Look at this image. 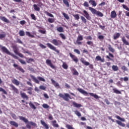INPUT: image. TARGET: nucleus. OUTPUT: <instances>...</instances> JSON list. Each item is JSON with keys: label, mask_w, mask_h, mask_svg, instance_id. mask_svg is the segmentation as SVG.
<instances>
[{"label": "nucleus", "mask_w": 129, "mask_h": 129, "mask_svg": "<svg viewBox=\"0 0 129 129\" xmlns=\"http://www.w3.org/2000/svg\"><path fill=\"white\" fill-rule=\"evenodd\" d=\"M1 49L3 51V52H4V53L8 54V55H10V56H12L15 59H18V56H16L13 53H11V52H10V51L9 50V49H8V48H7V47H6L5 46H2L1 47Z\"/></svg>", "instance_id": "obj_1"}, {"label": "nucleus", "mask_w": 129, "mask_h": 129, "mask_svg": "<svg viewBox=\"0 0 129 129\" xmlns=\"http://www.w3.org/2000/svg\"><path fill=\"white\" fill-rule=\"evenodd\" d=\"M58 96L61 98H63V99H64V100L66 101H69V98L70 99H72L71 97H70V95H69L68 93H64V95H63L62 93H59Z\"/></svg>", "instance_id": "obj_2"}, {"label": "nucleus", "mask_w": 129, "mask_h": 129, "mask_svg": "<svg viewBox=\"0 0 129 129\" xmlns=\"http://www.w3.org/2000/svg\"><path fill=\"white\" fill-rule=\"evenodd\" d=\"M46 45L47 46V47L48 48H49V49H50L51 50H53V51L56 52L57 53V54H59V53H60V51L59 50L57 49L56 47H55L53 45L51 44V43H47L46 44Z\"/></svg>", "instance_id": "obj_3"}, {"label": "nucleus", "mask_w": 129, "mask_h": 129, "mask_svg": "<svg viewBox=\"0 0 129 129\" xmlns=\"http://www.w3.org/2000/svg\"><path fill=\"white\" fill-rule=\"evenodd\" d=\"M81 62L84 64V65H85L86 66H89V68L91 69H93V64H90L89 62L85 61V59L84 58H81Z\"/></svg>", "instance_id": "obj_4"}, {"label": "nucleus", "mask_w": 129, "mask_h": 129, "mask_svg": "<svg viewBox=\"0 0 129 129\" xmlns=\"http://www.w3.org/2000/svg\"><path fill=\"white\" fill-rule=\"evenodd\" d=\"M13 67L14 68H17V70H19V71L22 72V73H25V70L22 68V67L19 66V65L16 63L13 64Z\"/></svg>", "instance_id": "obj_5"}, {"label": "nucleus", "mask_w": 129, "mask_h": 129, "mask_svg": "<svg viewBox=\"0 0 129 129\" xmlns=\"http://www.w3.org/2000/svg\"><path fill=\"white\" fill-rule=\"evenodd\" d=\"M70 56L73 60L75 63H77L78 62V58L75 56V55L73 54L71 52L69 53Z\"/></svg>", "instance_id": "obj_6"}, {"label": "nucleus", "mask_w": 129, "mask_h": 129, "mask_svg": "<svg viewBox=\"0 0 129 129\" xmlns=\"http://www.w3.org/2000/svg\"><path fill=\"white\" fill-rule=\"evenodd\" d=\"M80 41H83V36L82 35L78 36L77 39L76 40V43L78 45H82V42Z\"/></svg>", "instance_id": "obj_7"}, {"label": "nucleus", "mask_w": 129, "mask_h": 129, "mask_svg": "<svg viewBox=\"0 0 129 129\" xmlns=\"http://www.w3.org/2000/svg\"><path fill=\"white\" fill-rule=\"evenodd\" d=\"M51 43L53 44L55 46H59L60 44H62V42L60 40H57V39H53Z\"/></svg>", "instance_id": "obj_8"}, {"label": "nucleus", "mask_w": 129, "mask_h": 129, "mask_svg": "<svg viewBox=\"0 0 129 129\" xmlns=\"http://www.w3.org/2000/svg\"><path fill=\"white\" fill-rule=\"evenodd\" d=\"M46 63L48 66H50L51 68L52 69H55V66L53 65V63H52V61H51V60L50 59H46Z\"/></svg>", "instance_id": "obj_9"}, {"label": "nucleus", "mask_w": 129, "mask_h": 129, "mask_svg": "<svg viewBox=\"0 0 129 129\" xmlns=\"http://www.w3.org/2000/svg\"><path fill=\"white\" fill-rule=\"evenodd\" d=\"M83 13L85 14L84 16L87 19V20H89V21H90L91 20V17L89 15V14H88V12L86 11V10L83 11Z\"/></svg>", "instance_id": "obj_10"}, {"label": "nucleus", "mask_w": 129, "mask_h": 129, "mask_svg": "<svg viewBox=\"0 0 129 129\" xmlns=\"http://www.w3.org/2000/svg\"><path fill=\"white\" fill-rule=\"evenodd\" d=\"M121 41L123 45H125V46H129V42L127 41V40H126V39H125L124 36L121 37Z\"/></svg>", "instance_id": "obj_11"}, {"label": "nucleus", "mask_w": 129, "mask_h": 129, "mask_svg": "<svg viewBox=\"0 0 129 129\" xmlns=\"http://www.w3.org/2000/svg\"><path fill=\"white\" fill-rule=\"evenodd\" d=\"M51 81L52 84L56 87V88H60V86L59 85V83H57L55 80H53V79H51Z\"/></svg>", "instance_id": "obj_12"}, {"label": "nucleus", "mask_w": 129, "mask_h": 129, "mask_svg": "<svg viewBox=\"0 0 129 129\" xmlns=\"http://www.w3.org/2000/svg\"><path fill=\"white\" fill-rule=\"evenodd\" d=\"M77 90L82 94H84V95H88V93L81 88H78Z\"/></svg>", "instance_id": "obj_13"}, {"label": "nucleus", "mask_w": 129, "mask_h": 129, "mask_svg": "<svg viewBox=\"0 0 129 129\" xmlns=\"http://www.w3.org/2000/svg\"><path fill=\"white\" fill-rule=\"evenodd\" d=\"M19 118H20V120H23L24 122H25V123L29 122V120H28V119L26 118L23 116H19Z\"/></svg>", "instance_id": "obj_14"}, {"label": "nucleus", "mask_w": 129, "mask_h": 129, "mask_svg": "<svg viewBox=\"0 0 129 129\" xmlns=\"http://www.w3.org/2000/svg\"><path fill=\"white\" fill-rule=\"evenodd\" d=\"M89 10L91 12L92 14H93L94 15H96L97 11H96V10H95L94 8L89 7Z\"/></svg>", "instance_id": "obj_15"}, {"label": "nucleus", "mask_w": 129, "mask_h": 129, "mask_svg": "<svg viewBox=\"0 0 129 129\" xmlns=\"http://www.w3.org/2000/svg\"><path fill=\"white\" fill-rule=\"evenodd\" d=\"M101 35V33L98 32V39L100 40V41H103L104 40V36L100 35Z\"/></svg>", "instance_id": "obj_16"}, {"label": "nucleus", "mask_w": 129, "mask_h": 129, "mask_svg": "<svg viewBox=\"0 0 129 129\" xmlns=\"http://www.w3.org/2000/svg\"><path fill=\"white\" fill-rule=\"evenodd\" d=\"M30 77L33 79V81L35 83H37V84H39L40 83V82L35 77V76L31 75Z\"/></svg>", "instance_id": "obj_17"}, {"label": "nucleus", "mask_w": 129, "mask_h": 129, "mask_svg": "<svg viewBox=\"0 0 129 129\" xmlns=\"http://www.w3.org/2000/svg\"><path fill=\"white\" fill-rule=\"evenodd\" d=\"M117 16L116 12H115V11H113L111 12L110 17L112 19H115V18H116Z\"/></svg>", "instance_id": "obj_18"}, {"label": "nucleus", "mask_w": 129, "mask_h": 129, "mask_svg": "<svg viewBox=\"0 0 129 129\" xmlns=\"http://www.w3.org/2000/svg\"><path fill=\"white\" fill-rule=\"evenodd\" d=\"M11 88H12V90H14V92H15V93H17V94H19V90H18L17 89V88H16V87H15V86L11 85H10Z\"/></svg>", "instance_id": "obj_19"}, {"label": "nucleus", "mask_w": 129, "mask_h": 129, "mask_svg": "<svg viewBox=\"0 0 129 129\" xmlns=\"http://www.w3.org/2000/svg\"><path fill=\"white\" fill-rule=\"evenodd\" d=\"M116 123H117V124H118V125L122 126V127H124V126H125V124L121 122V121L116 120Z\"/></svg>", "instance_id": "obj_20"}, {"label": "nucleus", "mask_w": 129, "mask_h": 129, "mask_svg": "<svg viewBox=\"0 0 129 129\" xmlns=\"http://www.w3.org/2000/svg\"><path fill=\"white\" fill-rule=\"evenodd\" d=\"M51 123L53 127H58L59 126V124L57 123V121H56V120L52 121Z\"/></svg>", "instance_id": "obj_21"}, {"label": "nucleus", "mask_w": 129, "mask_h": 129, "mask_svg": "<svg viewBox=\"0 0 129 129\" xmlns=\"http://www.w3.org/2000/svg\"><path fill=\"white\" fill-rule=\"evenodd\" d=\"M10 124L11 125H13L14 126H15V127H18L19 126V124H17V122L15 121H10Z\"/></svg>", "instance_id": "obj_22"}, {"label": "nucleus", "mask_w": 129, "mask_h": 129, "mask_svg": "<svg viewBox=\"0 0 129 129\" xmlns=\"http://www.w3.org/2000/svg\"><path fill=\"white\" fill-rule=\"evenodd\" d=\"M40 122L41 123V124L42 125H43V126H44V127L46 128V129H49V125H48V124H47L46 123V122H45V121H43V120H41L40 121Z\"/></svg>", "instance_id": "obj_23"}, {"label": "nucleus", "mask_w": 129, "mask_h": 129, "mask_svg": "<svg viewBox=\"0 0 129 129\" xmlns=\"http://www.w3.org/2000/svg\"><path fill=\"white\" fill-rule=\"evenodd\" d=\"M89 95H90V96L94 97V98H95L96 99H98V98H99V96H98V95L93 93H89Z\"/></svg>", "instance_id": "obj_24"}, {"label": "nucleus", "mask_w": 129, "mask_h": 129, "mask_svg": "<svg viewBox=\"0 0 129 129\" xmlns=\"http://www.w3.org/2000/svg\"><path fill=\"white\" fill-rule=\"evenodd\" d=\"M12 83H13V84H15V85H17V86H19L20 85V82H19V81L15 79L12 80Z\"/></svg>", "instance_id": "obj_25"}, {"label": "nucleus", "mask_w": 129, "mask_h": 129, "mask_svg": "<svg viewBox=\"0 0 129 129\" xmlns=\"http://www.w3.org/2000/svg\"><path fill=\"white\" fill-rule=\"evenodd\" d=\"M113 93H115L116 94H121V91L118 90L116 88H113L112 89Z\"/></svg>", "instance_id": "obj_26"}, {"label": "nucleus", "mask_w": 129, "mask_h": 129, "mask_svg": "<svg viewBox=\"0 0 129 129\" xmlns=\"http://www.w3.org/2000/svg\"><path fill=\"white\" fill-rule=\"evenodd\" d=\"M21 97H22V98L25 99H29V97L28 96H27V94H26V93H21Z\"/></svg>", "instance_id": "obj_27"}, {"label": "nucleus", "mask_w": 129, "mask_h": 129, "mask_svg": "<svg viewBox=\"0 0 129 129\" xmlns=\"http://www.w3.org/2000/svg\"><path fill=\"white\" fill-rule=\"evenodd\" d=\"M0 19L2 20V21H3V22H5V23H10V21H9V20H8V19L4 16L1 17Z\"/></svg>", "instance_id": "obj_28"}, {"label": "nucleus", "mask_w": 129, "mask_h": 129, "mask_svg": "<svg viewBox=\"0 0 129 129\" xmlns=\"http://www.w3.org/2000/svg\"><path fill=\"white\" fill-rule=\"evenodd\" d=\"M95 59L97 61H100V62H104V58H101V57H100L99 55L97 56L95 58Z\"/></svg>", "instance_id": "obj_29"}, {"label": "nucleus", "mask_w": 129, "mask_h": 129, "mask_svg": "<svg viewBox=\"0 0 129 129\" xmlns=\"http://www.w3.org/2000/svg\"><path fill=\"white\" fill-rule=\"evenodd\" d=\"M73 105H74L75 107H77V108L81 107V104H78L75 101L73 102Z\"/></svg>", "instance_id": "obj_30"}, {"label": "nucleus", "mask_w": 129, "mask_h": 129, "mask_svg": "<svg viewBox=\"0 0 129 129\" xmlns=\"http://www.w3.org/2000/svg\"><path fill=\"white\" fill-rule=\"evenodd\" d=\"M89 3L92 5V7H96L97 6L96 2L94 0H90Z\"/></svg>", "instance_id": "obj_31"}, {"label": "nucleus", "mask_w": 129, "mask_h": 129, "mask_svg": "<svg viewBox=\"0 0 129 129\" xmlns=\"http://www.w3.org/2000/svg\"><path fill=\"white\" fill-rule=\"evenodd\" d=\"M119 37H120V33H117L113 35V39L116 40L117 39H118V38H119Z\"/></svg>", "instance_id": "obj_32"}, {"label": "nucleus", "mask_w": 129, "mask_h": 129, "mask_svg": "<svg viewBox=\"0 0 129 129\" xmlns=\"http://www.w3.org/2000/svg\"><path fill=\"white\" fill-rule=\"evenodd\" d=\"M56 30L57 31V32H59V33H64V29L62 27H57L56 28Z\"/></svg>", "instance_id": "obj_33"}, {"label": "nucleus", "mask_w": 129, "mask_h": 129, "mask_svg": "<svg viewBox=\"0 0 129 129\" xmlns=\"http://www.w3.org/2000/svg\"><path fill=\"white\" fill-rule=\"evenodd\" d=\"M63 3L67 8H69V7H70L68 0H63Z\"/></svg>", "instance_id": "obj_34"}, {"label": "nucleus", "mask_w": 129, "mask_h": 129, "mask_svg": "<svg viewBox=\"0 0 129 129\" xmlns=\"http://www.w3.org/2000/svg\"><path fill=\"white\" fill-rule=\"evenodd\" d=\"M29 106L32 109H37V107L35 106V105H34L32 102H29Z\"/></svg>", "instance_id": "obj_35"}, {"label": "nucleus", "mask_w": 129, "mask_h": 129, "mask_svg": "<svg viewBox=\"0 0 129 129\" xmlns=\"http://www.w3.org/2000/svg\"><path fill=\"white\" fill-rule=\"evenodd\" d=\"M108 48L109 51H110V52H111L112 53H114V49H113V48L111 47V45L110 44L108 45Z\"/></svg>", "instance_id": "obj_36"}, {"label": "nucleus", "mask_w": 129, "mask_h": 129, "mask_svg": "<svg viewBox=\"0 0 129 129\" xmlns=\"http://www.w3.org/2000/svg\"><path fill=\"white\" fill-rule=\"evenodd\" d=\"M73 16L75 18V20L77 21H79V19H80V17L79 16V14H73Z\"/></svg>", "instance_id": "obj_37"}, {"label": "nucleus", "mask_w": 129, "mask_h": 129, "mask_svg": "<svg viewBox=\"0 0 129 129\" xmlns=\"http://www.w3.org/2000/svg\"><path fill=\"white\" fill-rule=\"evenodd\" d=\"M115 117L116 118L119 119V120H120L121 121H125V119H124V118H121L120 117V116L118 115H116Z\"/></svg>", "instance_id": "obj_38"}, {"label": "nucleus", "mask_w": 129, "mask_h": 129, "mask_svg": "<svg viewBox=\"0 0 129 129\" xmlns=\"http://www.w3.org/2000/svg\"><path fill=\"white\" fill-rule=\"evenodd\" d=\"M33 8L35 10V11H36L37 12H40V8L37 6V5L34 4L33 5Z\"/></svg>", "instance_id": "obj_39"}, {"label": "nucleus", "mask_w": 129, "mask_h": 129, "mask_svg": "<svg viewBox=\"0 0 129 129\" xmlns=\"http://www.w3.org/2000/svg\"><path fill=\"white\" fill-rule=\"evenodd\" d=\"M44 14H46V15L47 16H48V17H50L51 18H54V15H53V14L48 12V11H45Z\"/></svg>", "instance_id": "obj_40"}, {"label": "nucleus", "mask_w": 129, "mask_h": 129, "mask_svg": "<svg viewBox=\"0 0 129 129\" xmlns=\"http://www.w3.org/2000/svg\"><path fill=\"white\" fill-rule=\"evenodd\" d=\"M26 36H28V37H30L31 38H35V36L31 34V33L29 31L26 32Z\"/></svg>", "instance_id": "obj_41"}, {"label": "nucleus", "mask_w": 129, "mask_h": 129, "mask_svg": "<svg viewBox=\"0 0 129 129\" xmlns=\"http://www.w3.org/2000/svg\"><path fill=\"white\" fill-rule=\"evenodd\" d=\"M6 36H7V34L5 32H3V34H0V39L2 40L4 38H6Z\"/></svg>", "instance_id": "obj_42"}, {"label": "nucleus", "mask_w": 129, "mask_h": 129, "mask_svg": "<svg viewBox=\"0 0 129 129\" xmlns=\"http://www.w3.org/2000/svg\"><path fill=\"white\" fill-rule=\"evenodd\" d=\"M112 69L113 71H117L118 70V67L117 66H112Z\"/></svg>", "instance_id": "obj_43"}, {"label": "nucleus", "mask_w": 129, "mask_h": 129, "mask_svg": "<svg viewBox=\"0 0 129 129\" xmlns=\"http://www.w3.org/2000/svg\"><path fill=\"white\" fill-rule=\"evenodd\" d=\"M81 19L82 21L84 23V24H86V23H87V20H86V18H85L84 17L81 16Z\"/></svg>", "instance_id": "obj_44"}, {"label": "nucleus", "mask_w": 129, "mask_h": 129, "mask_svg": "<svg viewBox=\"0 0 129 129\" xmlns=\"http://www.w3.org/2000/svg\"><path fill=\"white\" fill-rule=\"evenodd\" d=\"M59 37H60L62 40H66V36L63 33H60Z\"/></svg>", "instance_id": "obj_45"}, {"label": "nucleus", "mask_w": 129, "mask_h": 129, "mask_svg": "<svg viewBox=\"0 0 129 129\" xmlns=\"http://www.w3.org/2000/svg\"><path fill=\"white\" fill-rule=\"evenodd\" d=\"M17 59L18 60V61H19V62H20V63H21V64H23L24 65H26V64H27L26 61H25L24 60L22 59H19V57H18Z\"/></svg>", "instance_id": "obj_46"}, {"label": "nucleus", "mask_w": 129, "mask_h": 129, "mask_svg": "<svg viewBox=\"0 0 129 129\" xmlns=\"http://www.w3.org/2000/svg\"><path fill=\"white\" fill-rule=\"evenodd\" d=\"M121 69L123 71V72H124L125 71H128V69H127V68L126 67H125V66H123L121 67Z\"/></svg>", "instance_id": "obj_47"}, {"label": "nucleus", "mask_w": 129, "mask_h": 129, "mask_svg": "<svg viewBox=\"0 0 129 129\" xmlns=\"http://www.w3.org/2000/svg\"><path fill=\"white\" fill-rule=\"evenodd\" d=\"M73 71H74L73 73V75H77L78 76L79 75V73H78V72H77V71L76 70V69H73Z\"/></svg>", "instance_id": "obj_48"}, {"label": "nucleus", "mask_w": 129, "mask_h": 129, "mask_svg": "<svg viewBox=\"0 0 129 129\" xmlns=\"http://www.w3.org/2000/svg\"><path fill=\"white\" fill-rule=\"evenodd\" d=\"M19 35L21 37H24L25 36V32L23 30H20L19 31Z\"/></svg>", "instance_id": "obj_49"}, {"label": "nucleus", "mask_w": 129, "mask_h": 129, "mask_svg": "<svg viewBox=\"0 0 129 129\" xmlns=\"http://www.w3.org/2000/svg\"><path fill=\"white\" fill-rule=\"evenodd\" d=\"M62 67L63 68V69H68V65H67V64H66L65 62L63 63Z\"/></svg>", "instance_id": "obj_50"}, {"label": "nucleus", "mask_w": 129, "mask_h": 129, "mask_svg": "<svg viewBox=\"0 0 129 129\" xmlns=\"http://www.w3.org/2000/svg\"><path fill=\"white\" fill-rule=\"evenodd\" d=\"M97 16H98V17H103V14L102 13L99 12V11H97V13L96 14Z\"/></svg>", "instance_id": "obj_51"}, {"label": "nucleus", "mask_w": 129, "mask_h": 129, "mask_svg": "<svg viewBox=\"0 0 129 129\" xmlns=\"http://www.w3.org/2000/svg\"><path fill=\"white\" fill-rule=\"evenodd\" d=\"M62 15H63V17L65 18V19H66L67 20H69L70 18H69V16L68 15V14H66V13H63Z\"/></svg>", "instance_id": "obj_52"}, {"label": "nucleus", "mask_w": 129, "mask_h": 129, "mask_svg": "<svg viewBox=\"0 0 129 129\" xmlns=\"http://www.w3.org/2000/svg\"><path fill=\"white\" fill-rule=\"evenodd\" d=\"M119 80L120 81H128V78L124 77L123 79L122 78H120Z\"/></svg>", "instance_id": "obj_53"}, {"label": "nucleus", "mask_w": 129, "mask_h": 129, "mask_svg": "<svg viewBox=\"0 0 129 129\" xmlns=\"http://www.w3.org/2000/svg\"><path fill=\"white\" fill-rule=\"evenodd\" d=\"M3 92V93L4 94H8V93L7 92V91L6 90H5V89H4L3 88H0V92Z\"/></svg>", "instance_id": "obj_54"}, {"label": "nucleus", "mask_w": 129, "mask_h": 129, "mask_svg": "<svg viewBox=\"0 0 129 129\" xmlns=\"http://www.w3.org/2000/svg\"><path fill=\"white\" fill-rule=\"evenodd\" d=\"M75 113L77 115V116L80 117L81 116V113L78 111V110L75 111Z\"/></svg>", "instance_id": "obj_55"}, {"label": "nucleus", "mask_w": 129, "mask_h": 129, "mask_svg": "<svg viewBox=\"0 0 129 129\" xmlns=\"http://www.w3.org/2000/svg\"><path fill=\"white\" fill-rule=\"evenodd\" d=\"M48 23H54V22H55V19L53 18H48Z\"/></svg>", "instance_id": "obj_56"}, {"label": "nucleus", "mask_w": 129, "mask_h": 129, "mask_svg": "<svg viewBox=\"0 0 129 129\" xmlns=\"http://www.w3.org/2000/svg\"><path fill=\"white\" fill-rule=\"evenodd\" d=\"M14 52L16 55H18L20 52L18 50V48L17 47L14 48Z\"/></svg>", "instance_id": "obj_57"}, {"label": "nucleus", "mask_w": 129, "mask_h": 129, "mask_svg": "<svg viewBox=\"0 0 129 129\" xmlns=\"http://www.w3.org/2000/svg\"><path fill=\"white\" fill-rule=\"evenodd\" d=\"M29 123L30 125H32L33 126H37V124L33 121H30L29 122Z\"/></svg>", "instance_id": "obj_58"}, {"label": "nucleus", "mask_w": 129, "mask_h": 129, "mask_svg": "<svg viewBox=\"0 0 129 129\" xmlns=\"http://www.w3.org/2000/svg\"><path fill=\"white\" fill-rule=\"evenodd\" d=\"M30 17H31V19H32V20H34V21H36V16H35L34 14H31L30 15Z\"/></svg>", "instance_id": "obj_59"}, {"label": "nucleus", "mask_w": 129, "mask_h": 129, "mask_svg": "<svg viewBox=\"0 0 129 129\" xmlns=\"http://www.w3.org/2000/svg\"><path fill=\"white\" fill-rule=\"evenodd\" d=\"M122 7H123V9H124V10H126V11H128V12H129V8L126 6L125 5H122Z\"/></svg>", "instance_id": "obj_60"}, {"label": "nucleus", "mask_w": 129, "mask_h": 129, "mask_svg": "<svg viewBox=\"0 0 129 129\" xmlns=\"http://www.w3.org/2000/svg\"><path fill=\"white\" fill-rule=\"evenodd\" d=\"M83 6H84L86 8H88V7H89V4H88V2H85L83 4Z\"/></svg>", "instance_id": "obj_61"}, {"label": "nucleus", "mask_w": 129, "mask_h": 129, "mask_svg": "<svg viewBox=\"0 0 129 129\" xmlns=\"http://www.w3.org/2000/svg\"><path fill=\"white\" fill-rule=\"evenodd\" d=\"M87 45H89V46H93V42L92 41H88L87 42Z\"/></svg>", "instance_id": "obj_62"}, {"label": "nucleus", "mask_w": 129, "mask_h": 129, "mask_svg": "<svg viewBox=\"0 0 129 129\" xmlns=\"http://www.w3.org/2000/svg\"><path fill=\"white\" fill-rule=\"evenodd\" d=\"M43 108H49V106L47 104H43L42 105Z\"/></svg>", "instance_id": "obj_63"}, {"label": "nucleus", "mask_w": 129, "mask_h": 129, "mask_svg": "<svg viewBox=\"0 0 129 129\" xmlns=\"http://www.w3.org/2000/svg\"><path fill=\"white\" fill-rule=\"evenodd\" d=\"M66 127H67L68 129H74V128H73V127H72L71 125H70L69 124H67L66 125Z\"/></svg>", "instance_id": "obj_64"}]
</instances>
